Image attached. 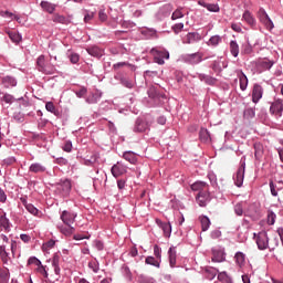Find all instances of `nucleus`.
<instances>
[{"instance_id":"60","label":"nucleus","mask_w":283,"mask_h":283,"mask_svg":"<svg viewBox=\"0 0 283 283\" xmlns=\"http://www.w3.org/2000/svg\"><path fill=\"white\" fill-rule=\"evenodd\" d=\"M2 101H4V103H14V96L10 95V94H6L3 97H2Z\"/></svg>"},{"instance_id":"40","label":"nucleus","mask_w":283,"mask_h":283,"mask_svg":"<svg viewBox=\"0 0 283 283\" xmlns=\"http://www.w3.org/2000/svg\"><path fill=\"white\" fill-rule=\"evenodd\" d=\"M254 156L258 160H260V158H262L263 151H262V145L260 144H254Z\"/></svg>"},{"instance_id":"56","label":"nucleus","mask_w":283,"mask_h":283,"mask_svg":"<svg viewBox=\"0 0 283 283\" xmlns=\"http://www.w3.org/2000/svg\"><path fill=\"white\" fill-rule=\"evenodd\" d=\"M28 264H34L35 266H41V261L36 259L35 256H31L28 260Z\"/></svg>"},{"instance_id":"6","label":"nucleus","mask_w":283,"mask_h":283,"mask_svg":"<svg viewBox=\"0 0 283 283\" xmlns=\"http://www.w3.org/2000/svg\"><path fill=\"white\" fill-rule=\"evenodd\" d=\"M184 61H186V63H191L192 65H196L202 61V53L197 52L192 54H186L184 55Z\"/></svg>"},{"instance_id":"31","label":"nucleus","mask_w":283,"mask_h":283,"mask_svg":"<svg viewBox=\"0 0 283 283\" xmlns=\"http://www.w3.org/2000/svg\"><path fill=\"white\" fill-rule=\"evenodd\" d=\"M230 52L232 56L238 57V54H240V46L238 45V42L235 41L230 42Z\"/></svg>"},{"instance_id":"45","label":"nucleus","mask_w":283,"mask_h":283,"mask_svg":"<svg viewBox=\"0 0 283 283\" xmlns=\"http://www.w3.org/2000/svg\"><path fill=\"white\" fill-rule=\"evenodd\" d=\"M96 12L94 11H86L85 15H84V22L85 23H90V21H92V19H94Z\"/></svg>"},{"instance_id":"49","label":"nucleus","mask_w":283,"mask_h":283,"mask_svg":"<svg viewBox=\"0 0 283 283\" xmlns=\"http://www.w3.org/2000/svg\"><path fill=\"white\" fill-rule=\"evenodd\" d=\"M46 112H51V114H56V106H54V103L48 102L45 104Z\"/></svg>"},{"instance_id":"41","label":"nucleus","mask_w":283,"mask_h":283,"mask_svg":"<svg viewBox=\"0 0 283 283\" xmlns=\"http://www.w3.org/2000/svg\"><path fill=\"white\" fill-rule=\"evenodd\" d=\"M146 264H150L151 266H157V269H160V262H158L154 256L146 258Z\"/></svg>"},{"instance_id":"21","label":"nucleus","mask_w":283,"mask_h":283,"mask_svg":"<svg viewBox=\"0 0 283 283\" xmlns=\"http://www.w3.org/2000/svg\"><path fill=\"white\" fill-rule=\"evenodd\" d=\"M40 6L42 10H44V12H49V14H53L54 10H56V6L52 4V2L42 1Z\"/></svg>"},{"instance_id":"64","label":"nucleus","mask_w":283,"mask_h":283,"mask_svg":"<svg viewBox=\"0 0 283 283\" xmlns=\"http://www.w3.org/2000/svg\"><path fill=\"white\" fill-rule=\"evenodd\" d=\"M94 245L97 249V251H103V249H104V244L99 240L94 241Z\"/></svg>"},{"instance_id":"36","label":"nucleus","mask_w":283,"mask_h":283,"mask_svg":"<svg viewBox=\"0 0 283 283\" xmlns=\"http://www.w3.org/2000/svg\"><path fill=\"white\" fill-rule=\"evenodd\" d=\"M234 213L237 216H243L244 214V202H239L234 206Z\"/></svg>"},{"instance_id":"14","label":"nucleus","mask_w":283,"mask_h":283,"mask_svg":"<svg viewBox=\"0 0 283 283\" xmlns=\"http://www.w3.org/2000/svg\"><path fill=\"white\" fill-rule=\"evenodd\" d=\"M212 262H224V251L214 248L212 249V258H211Z\"/></svg>"},{"instance_id":"1","label":"nucleus","mask_w":283,"mask_h":283,"mask_svg":"<svg viewBox=\"0 0 283 283\" xmlns=\"http://www.w3.org/2000/svg\"><path fill=\"white\" fill-rule=\"evenodd\" d=\"M254 237L260 251L269 249V234H266L265 231H261L258 234H254Z\"/></svg>"},{"instance_id":"25","label":"nucleus","mask_w":283,"mask_h":283,"mask_svg":"<svg viewBox=\"0 0 283 283\" xmlns=\"http://www.w3.org/2000/svg\"><path fill=\"white\" fill-rule=\"evenodd\" d=\"M201 222V231H209V227H211V220L207 216L199 217Z\"/></svg>"},{"instance_id":"58","label":"nucleus","mask_w":283,"mask_h":283,"mask_svg":"<svg viewBox=\"0 0 283 283\" xmlns=\"http://www.w3.org/2000/svg\"><path fill=\"white\" fill-rule=\"evenodd\" d=\"M62 149L63 151H66L67 154H70V151H72V142H65Z\"/></svg>"},{"instance_id":"5","label":"nucleus","mask_w":283,"mask_h":283,"mask_svg":"<svg viewBox=\"0 0 283 283\" xmlns=\"http://www.w3.org/2000/svg\"><path fill=\"white\" fill-rule=\"evenodd\" d=\"M283 112V104L281 99H277L271 104L270 113L273 114V116H276L280 118L282 116Z\"/></svg>"},{"instance_id":"53","label":"nucleus","mask_w":283,"mask_h":283,"mask_svg":"<svg viewBox=\"0 0 283 283\" xmlns=\"http://www.w3.org/2000/svg\"><path fill=\"white\" fill-rule=\"evenodd\" d=\"M120 83L122 85H124V87H127L128 90H132V87H134V83H132V81L127 78H122Z\"/></svg>"},{"instance_id":"57","label":"nucleus","mask_w":283,"mask_h":283,"mask_svg":"<svg viewBox=\"0 0 283 283\" xmlns=\"http://www.w3.org/2000/svg\"><path fill=\"white\" fill-rule=\"evenodd\" d=\"M243 114L247 118H253V116H255V111H253V108H248Z\"/></svg>"},{"instance_id":"28","label":"nucleus","mask_w":283,"mask_h":283,"mask_svg":"<svg viewBox=\"0 0 283 283\" xmlns=\"http://www.w3.org/2000/svg\"><path fill=\"white\" fill-rule=\"evenodd\" d=\"M0 259L3 264H8V262H10V254L6 251V245H0Z\"/></svg>"},{"instance_id":"43","label":"nucleus","mask_w":283,"mask_h":283,"mask_svg":"<svg viewBox=\"0 0 283 283\" xmlns=\"http://www.w3.org/2000/svg\"><path fill=\"white\" fill-rule=\"evenodd\" d=\"M161 229H163L166 238H169V235H171V224L170 223H164L161 226Z\"/></svg>"},{"instance_id":"32","label":"nucleus","mask_w":283,"mask_h":283,"mask_svg":"<svg viewBox=\"0 0 283 283\" xmlns=\"http://www.w3.org/2000/svg\"><path fill=\"white\" fill-rule=\"evenodd\" d=\"M168 255H169V264L171 269H174V266H176V250L174 248H170L168 251Z\"/></svg>"},{"instance_id":"34","label":"nucleus","mask_w":283,"mask_h":283,"mask_svg":"<svg viewBox=\"0 0 283 283\" xmlns=\"http://www.w3.org/2000/svg\"><path fill=\"white\" fill-rule=\"evenodd\" d=\"M200 80L205 81L207 85H216V83L218 82L216 77H212L210 75H200Z\"/></svg>"},{"instance_id":"11","label":"nucleus","mask_w":283,"mask_h":283,"mask_svg":"<svg viewBox=\"0 0 283 283\" xmlns=\"http://www.w3.org/2000/svg\"><path fill=\"white\" fill-rule=\"evenodd\" d=\"M196 199H197L199 207H207V202H209V192L199 191Z\"/></svg>"},{"instance_id":"63","label":"nucleus","mask_w":283,"mask_h":283,"mask_svg":"<svg viewBox=\"0 0 283 283\" xmlns=\"http://www.w3.org/2000/svg\"><path fill=\"white\" fill-rule=\"evenodd\" d=\"M127 65H129L127 62H118V63L113 65V69L120 70V67H125Z\"/></svg>"},{"instance_id":"23","label":"nucleus","mask_w":283,"mask_h":283,"mask_svg":"<svg viewBox=\"0 0 283 283\" xmlns=\"http://www.w3.org/2000/svg\"><path fill=\"white\" fill-rule=\"evenodd\" d=\"M29 171L32 174H43V171H45V166L40 163H34L30 166Z\"/></svg>"},{"instance_id":"29","label":"nucleus","mask_w":283,"mask_h":283,"mask_svg":"<svg viewBox=\"0 0 283 283\" xmlns=\"http://www.w3.org/2000/svg\"><path fill=\"white\" fill-rule=\"evenodd\" d=\"M192 191H205L207 189V182L203 181H196L191 185Z\"/></svg>"},{"instance_id":"35","label":"nucleus","mask_w":283,"mask_h":283,"mask_svg":"<svg viewBox=\"0 0 283 283\" xmlns=\"http://www.w3.org/2000/svg\"><path fill=\"white\" fill-rule=\"evenodd\" d=\"M243 19L249 23V25H255V18L251 14V12L245 11L243 13Z\"/></svg>"},{"instance_id":"51","label":"nucleus","mask_w":283,"mask_h":283,"mask_svg":"<svg viewBox=\"0 0 283 283\" xmlns=\"http://www.w3.org/2000/svg\"><path fill=\"white\" fill-rule=\"evenodd\" d=\"M275 218L277 217L274 214V212L270 211L268 213V224H271V226L275 224Z\"/></svg>"},{"instance_id":"12","label":"nucleus","mask_w":283,"mask_h":283,"mask_svg":"<svg viewBox=\"0 0 283 283\" xmlns=\"http://www.w3.org/2000/svg\"><path fill=\"white\" fill-rule=\"evenodd\" d=\"M262 86L259 84H254L253 90H252V102L258 103L260 98H262Z\"/></svg>"},{"instance_id":"9","label":"nucleus","mask_w":283,"mask_h":283,"mask_svg":"<svg viewBox=\"0 0 283 283\" xmlns=\"http://www.w3.org/2000/svg\"><path fill=\"white\" fill-rule=\"evenodd\" d=\"M244 169H245V165L242 164L237 171V175L234 178V185H237L238 187H242L244 182Z\"/></svg>"},{"instance_id":"46","label":"nucleus","mask_w":283,"mask_h":283,"mask_svg":"<svg viewBox=\"0 0 283 283\" xmlns=\"http://www.w3.org/2000/svg\"><path fill=\"white\" fill-rule=\"evenodd\" d=\"M184 28H185L184 23H177V24L172 25L171 30H172V32H175V34H180V32H182Z\"/></svg>"},{"instance_id":"54","label":"nucleus","mask_w":283,"mask_h":283,"mask_svg":"<svg viewBox=\"0 0 283 283\" xmlns=\"http://www.w3.org/2000/svg\"><path fill=\"white\" fill-rule=\"evenodd\" d=\"M54 244H56V241L54 240H49L46 243L42 245V249L48 250V249H54Z\"/></svg>"},{"instance_id":"50","label":"nucleus","mask_w":283,"mask_h":283,"mask_svg":"<svg viewBox=\"0 0 283 283\" xmlns=\"http://www.w3.org/2000/svg\"><path fill=\"white\" fill-rule=\"evenodd\" d=\"M98 19L102 23H105V21H107V13L105 12V9H101L98 11Z\"/></svg>"},{"instance_id":"61","label":"nucleus","mask_w":283,"mask_h":283,"mask_svg":"<svg viewBox=\"0 0 283 283\" xmlns=\"http://www.w3.org/2000/svg\"><path fill=\"white\" fill-rule=\"evenodd\" d=\"M148 96H149V98H157L158 97V93L156 92V88L150 87L148 90Z\"/></svg>"},{"instance_id":"48","label":"nucleus","mask_w":283,"mask_h":283,"mask_svg":"<svg viewBox=\"0 0 283 283\" xmlns=\"http://www.w3.org/2000/svg\"><path fill=\"white\" fill-rule=\"evenodd\" d=\"M36 272L40 273V275H42V277L48 279V271L45 270V266H43L42 264H40L36 268Z\"/></svg>"},{"instance_id":"18","label":"nucleus","mask_w":283,"mask_h":283,"mask_svg":"<svg viewBox=\"0 0 283 283\" xmlns=\"http://www.w3.org/2000/svg\"><path fill=\"white\" fill-rule=\"evenodd\" d=\"M0 282L9 283L10 282V270L8 268H0Z\"/></svg>"},{"instance_id":"59","label":"nucleus","mask_w":283,"mask_h":283,"mask_svg":"<svg viewBox=\"0 0 283 283\" xmlns=\"http://www.w3.org/2000/svg\"><path fill=\"white\" fill-rule=\"evenodd\" d=\"M70 61H71V63L76 64V63H78V61H81V57L78 56V54L72 53V54L70 55Z\"/></svg>"},{"instance_id":"22","label":"nucleus","mask_w":283,"mask_h":283,"mask_svg":"<svg viewBox=\"0 0 283 283\" xmlns=\"http://www.w3.org/2000/svg\"><path fill=\"white\" fill-rule=\"evenodd\" d=\"M53 22L54 23H62V25H70V23H72V21H70V19H67L64 15H61L59 13L53 15Z\"/></svg>"},{"instance_id":"8","label":"nucleus","mask_w":283,"mask_h":283,"mask_svg":"<svg viewBox=\"0 0 283 283\" xmlns=\"http://www.w3.org/2000/svg\"><path fill=\"white\" fill-rule=\"evenodd\" d=\"M198 6L206 8L208 12H220V6L218 3H209L205 0H198Z\"/></svg>"},{"instance_id":"17","label":"nucleus","mask_w":283,"mask_h":283,"mask_svg":"<svg viewBox=\"0 0 283 283\" xmlns=\"http://www.w3.org/2000/svg\"><path fill=\"white\" fill-rule=\"evenodd\" d=\"M238 76H239L240 90H242V92H244V90H247V87L249 85V78L242 71L238 72Z\"/></svg>"},{"instance_id":"39","label":"nucleus","mask_w":283,"mask_h":283,"mask_svg":"<svg viewBox=\"0 0 283 283\" xmlns=\"http://www.w3.org/2000/svg\"><path fill=\"white\" fill-rule=\"evenodd\" d=\"M0 227H3V229L6 231H8V229H10V220H8V218H6V216L0 217Z\"/></svg>"},{"instance_id":"2","label":"nucleus","mask_w":283,"mask_h":283,"mask_svg":"<svg viewBox=\"0 0 283 283\" xmlns=\"http://www.w3.org/2000/svg\"><path fill=\"white\" fill-rule=\"evenodd\" d=\"M258 17L261 23H263V25L266 28V30H273V21L271 20V18H269V14H266V11L263 8L259 10Z\"/></svg>"},{"instance_id":"38","label":"nucleus","mask_w":283,"mask_h":283,"mask_svg":"<svg viewBox=\"0 0 283 283\" xmlns=\"http://www.w3.org/2000/svg\"><path fill=\"white\" fill-rule=\"evenodd\" d=\"M153 54H156L157 56H159L160 59H169V52L167 51H158L156 49L151 50Z\"/></svg>"},{"instance_id":"19","label":"nucleus","mask_w":283,"mask_h":283,"mask_svg":"<svg viewBox=\"0 0 283 283\" xmlns=\"http://www.w3.org/2000/svg\"><path fill=\"white\" fill-rule=\"evenodd\" d=\"M123 158L130 163V165L138 163V156L134 151H125Z\"/></svg>"},{"instance_id":"4","label":"nucleus","mask_w":283,"mask_h":283,"mask_svg":"<svg viewBox=\"0 0 283 283\" xmlns=\"http://www.w3.org/2000/svg\"><path fill=\"white\" fill-rule=\"evenodd\" d=\"M56 190L62 196H69L70 191H72V182L65 179L64 181H61L60 184H57Z\"/></svg>"},{"instance_id":"13","label":"nucleus","mask_w":283,"mask_h":283,"mask_svg":"<svg viewBox=\"0 0 283 283\" xmlns=\"http://www.w3.org/2000/svg\"><path fill=\"white\" fill-rule=\"evenodd\" d=\"M196 41H200V35L198 33H188L182 38V43L186 45H191V43H196Z\"/></svg>"},{"instance_id":"55","label":"nucleus","mask_w":283,"mask_h":283,"mask_svg":"<svg viewBox=\"0 0 283 283\" xmlns=\"http://www.w3.org/2000/svg\"><path fill=\"white\" fill-rule=\"evenodd\" d=\"M77 98H83L85 94H87V88L86 87H81L78 91L75 92Z\"/></svg>"},{"instance_id":"52","label":"nucleus","mask_w":283,"mask_h":283,"mask_svg":"<svg viewBox=\"0 0 283 283\" xmlns=\"http://www.w3.org/2000/svg\"><path fill=\"white\" fill-rule=\"evenodd\" d=\"M261 67H263V70H271V67H273V61L264 60L261 63Z\"/></svg>"},{"instance_id":"47","label":"nucleus","mask_w":283,"mask_h":283,"mask_svg":"<svg viewBox=\"0 0 283 283\" xmlns=\"http://www.w3.org/2000/svg\"><path fill=\"white\" fill-rule=\"evenodd\" d=\"M182 17H185V14L182 13V10L177 9L174 11L171 19L172 21H176V19H182Z\"/></svg>"},{"instance_id":"30","label":"nucleus","mask_w":283,"mask_h":283,"mask_svg":"<svg viewBox=\"0 0 283 283\" xmlns=\"http://www.w3.org/2000/svg\"><path fill=\"white\" fill-rule=\"evenodd\" d=\"M60 231L63 235H72L76 229L73 226H62L60 227Z\"/></svg>"},{"instance_id":"26","label":"nucleus","mask_w":283,"mask_h":283,"mask_svg":"<svg viewBox=\"0 0 283 283\" xmlns=\"http://www.w3.org/2000/svg\"><path fill=\"white\" fill-rule=\"evenodd\" d=\"M146 129H149V125L146 124V122L143 119H137L136 125H135V132L143 133Z\"/></svg>"},{"instance_id":"27","label":"nucleus","mask_w":283,"mask_h":283,"mask_svg":"<svg viewBox=\"0 0 283 283\" xmlns=\"http://www.w3.org/2000/svg\"><path fill=\"white\" fill-rule=\"evenodd\" d=\"M205 273L207 280H214L216 275H218V269L207 266L205 268Z\"/></svg>"},{"instance_id":"15","label":"nucleus","mask_w":283,"mask_h":283,"mask_svg":"<svg viewBox=\"0 0 283 283\" xmlns=\"http://www.w3.org/2000/svg\"><path fill=\"white\" fill-rule=\"evenodd\" d=\"M86 52L91 56H94L95 59H101V56H103V49L98 48L97 45H93L91 48H87Z\"/></svg>"},{"instance_id":"44","label":"nucleus","mask_w":283,"mask_h":283,"mask_svg":"<svg viewBox=\"0 0 283 283\" xmlns=\"http://www.w3.org/2000/svg\"><path fill=\"white\" fill-rule=\"evenodd\" d=\"M199 136L201 140H209L211 135H209V130H207L206 128H201Z\"/></svg>"},{"instance_id":"62","label":"nucleus","mask_w":283,"mask_h":283,"mask_svg":"<svg viewBox=\"0 0 283 283\" xmlns=\"http://www.w3.org/2000/svg\"><path fill=\"white\" fill-rule=\"evenodd\" d=\"M88 268L93 270V273H98V263L90 262Z\"/></svg>"},{"instance_id":"24","label":"nucleus","mask_w":283,"mask_h":283,"mask_svg":"<svg viewBox=\"0 0 283 283\" xmlns=\"http://www.w3.org/2000/svg\"><path fill=\"white\" fill-rule=\"evenodd\" d=\"M22 202H23V206L25 207L27 211H29V213H31L32 216L39 217V214L41 212L39 211V209H36V207H34V205L28 203L27 200H22Z\"/></svg>"},{"instance_id":"33","label":"nucleus","mask_w":283,"mask_h":283,"mask_svg":"<svg viewBox=\"0 0 283 283\" xmlns=\"http://www.w3.org/2000/svg\"><path fill=\"white\" fill-rule=\"evenodd\" d=\"M7 34L13 43H21V34L14 31H8Z\"/></svg>"},{"instance_id":"20","label":"nucleus","mask_w":283,"mask_h":283,"mask_svg":"<svg viewBox=\"0 0 283 283\" xmlns=\"http://www.w3.org/2000/svg\"><path fill=\"white\" fill-rule=\"evenodd\" d=\"M101 96H102V94L98 92L91 93L86 97V103H88V105H95L96 103H98V101H101Z\"/></svg>"},{"instance_id":"16","label":"nucleus","mask_w":283,"mask_h":283,"mask_svg":"<svg viewBox=\"0 0 283 283\" xmlns=\"http://www.w3.org/2000/svg\"><path fill=\"white\" fill-rule=\"evenodd\" d=\"M1 83L4 87H17V80L10 75H7L1 78Z\"/></svg>"},{"instance_id":"7","label":"nucleus","mask_w":283,"mask_h":283,"mask_svg":"<svg viewBox=\"0 0 283 283\" xmlns=\"http://www.w3.org/2000/svg\"><path fill=\"white\" fill-rule=\"evenodd\" d=\"M111 171L114 178H119V176L127 174V167L120 163H117L112 167Z\"/></svg>"},{"instance_id":"37","label":"nucleus","mask_w":283,"mask_h":283,"mask_svg":"<svg viewBox=\"0 0 283 283\" xmlns=\"http://www.w3.org/2000/svg\"><path fill=\"white\" fill-rule=\"evenodd\" d=\"M235 262L239 266H242V264H244L245 262V256H244V253L242 252H237L235 253Z\"/></svg>"},{"instance_id":"10","label":"nucleus","mask_w":283,"mask_h":283,"mask_svg":"<svg viewBox=\"0 0 283 283\" xmlns=\"http://www.w3.org/2000/svg\"><path fill=\"white\" fill-rule=\"evenodd\" d=\"M38 70L39 72H43V74H50L52 73V70H48L45 65V55H40L36 61Z\"/></svg>"},{"instance_id":"42","label":"nucleus","mask_w":283,"mask_h":283,"mask_svg":"<svg viewBox=\"0 0 283 283\" xmlns=\"http://www.w3.org/2000/svg\"><path fill=\"white\" fill-rule=\"evenodd\" d=\"M222 42V38L220 35H213L209 40V45H219Z\"/></svg>"},{"instance_id":"3","label":"nucleus","mask_w":283,"mask_h":283,"mask_svg":"<svg viewBox=\"0 0 283 283\" xmlns=\"http://www.w3.org/2000/svg\"><path fill=\"white\" fill-rule=\"evenodd\" d=\"M60 218H61L63 224H65V227H72V224H74V222H76V213L70 212L67 210H64L61 213Z\"/></svg>"}]
</instances>
